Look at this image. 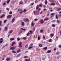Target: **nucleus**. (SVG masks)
I'll use <instances>...</instances> for the list:
<instances>
[{
	"instance_id": "864d4df0",
	"label": "nucleus",
	"mask_w": 61,
	"mask_h": 61,
	"mask_svg": "<svg viewBox=\"0 0 61 61\" xmlns=\"http://www.w3.org/2000/svg\"><path fill=\"white\" fill-rule=\"evenodd\" d=\"M17 40L18 41H19L20 40V39L19 38H17Z\"/></svg>"
},
{
	"instance_id": "c85d7f7f",
	"label": "nucleus",
	"mask_w": 61,
	"mask_h": 61,
	"mask_svg": "<svg viewBox=\"0 0 61 61\" xmlns=\"http://www.w3.org/2000/svg\"><path fill=\"white\" fill-rule=\"evenodd\" d=\"M34 33V32H33L32 30H31V34H33Z\"/></svg>"
},
{
	"instance_id": "c756f323",
	"label": "nucleus",
	"mask_w": 61,
	"mask_h": 61,
	"mask_svg": "<svg viewBox=\"0 0 61 61\" xmlns=\"http://www.w3.org/2000/svg\"><path fill=\"white\" fill-rule=\"evenodd\" d=\"M12 53H16V52L14 51H12Z\"/></svg>"
},
{
	"instance_id": "412c9836",
	"label": "nucleus",
	"mask_w": 61,
	"mask_h": 61,
	"mask_svg": "<svg viewBox=\"0 0 61 61\" xmlns=\"http://www.w3.org/2000/svg\"><path fill=\"white\" fill-rule=\"evenodd\" d=\"M35 25V24L34 23H31V26H32L33 27Z\"/></svg>"
},
{
	"instance_id": "052dcab7",
	"label": "nucleus",
	"mask_w": 61,
	"mask_h": 61,
	"mask_svg": "<svg viewBox=\"0 0 61 61\" xmlns=\"http://www.w3.org/2000/svg\"><path fill=\"white\" fill-rule=\"evenodd\" d=\"M50 11L51 12H53V11H54V10H53L52 9H51L50 10Z\"/></svg>"
},
{
	"instance_id": "5701e85b",
	"label": "nucleus",
	"mask_w": 61,
	"mask_h": 61,
	"mask_svg": "<svg viewBox=\"0 0 61 61\" xmlns=\"http://www.w3.org/2000/svg\"><path fill=\"white\" fill-rule=\"evenodd\" d=\"M5 30L6 31L7 30V27H6L5 28Z\"/></svg>"
},
{
	"instance_id": "ddd939ff",
	"label": "nucleus",
	"mask_w": 61,
	"mask_h": 61,
	"mask_svg": "<svg viewBox=\"0 0 61 61\" xmlns=\"http://www.w3.org/2000/svg\"><path fill=\"white\" fill-rule=\"evenodd\" d=\"M6 60L7 61H9V60H10V58H7L6 59Z\"/></svg>"
},
{
	"instance_id": "bf43d9fd",
	"label": "nucleus",
	"mask_w": 61,
	"mask_h": 61,
	"mask_svg": "<svg viewBox=\"0 0 61 61\" xmlns=\"http://www.w3.org/2000/svg\"><path fill=\"white\" fill-rule=\"evenodd\" d=\"M57 22L58 23H60V20H57Z\"/></svg>"
},
{
	"instance_id": "338daca9",
	"label": "nucleus",
	"mask_w": 61,
	"mask_h": 61,
	"mask_svg": "<svg viewBox=\"0 0 61 61\" xmlns=\"http://www.w3.org/2000/svg\"><path fill=\"white\" fill-rule=\"evenodd\" d=\"M35 28H33V30L34 31H35Z\"/></svg>"
},
{
	"instance_id": "8fccbe9b",
	"label": "nucleus",
	"mask_w": 61,
	"mask_h": 61,
	"mask_svg": "<svg viewBox=\"0 0 61 61\" xmlns=\"http://www.w3.org/2000/svg\"><path fill=\"white\" fill-rule=\"evenodd\" d=\"M61 56H58L57 57V58H60V57Z\"/></svg>"
},
{
	"instance_id": "a878e982",
	"label": "nucleus",
	"mask_w": 61,
	"mask_h": 61,
	"mask_svg": "<svg viewBox=\"0 0 61 61\" xmlns=\"http://www.w3.org/2000/svg\"><path fill=\"white\" fill-rule=\"evenodd\" d=\"M52 27H56V25H55V24H52Z\"/></svg>"
},
{
	"instance_id": "a211bd4d",
	"label": "nucleus",
	"mask_w": 61,
	"mask_h": 61,
	"mask_svg": "<svg viewBox=\"0 0 61 61\" xmlns=\"http://www.w3.org/2000/svg\"><path fill=\"white\" fill-rule=\"evenodd\" d=\"M23 11L24 12V13H26V11H27V10H26L25 9H24Z\"/></svg>"
},
{
	"instance_id": "423d86ee",
	"label": "nucleus",
	"mask_w": 61,
	"mask_h": 61,
	"mask_svg": "<svg viewBox=\"0 0 61 61\" xmlns=\"http://www.w3.org/2000/svg\"><path fill=\"white\" fill-rule=\"evenodd\" d=\"M10 50H14L15 49V47H11L10 48Z\"/></svg>"
},
{
	"instance_id": "7ed1b4c3",
	"label": "nucleus",
	"mask_w": 61,
	"mask_h": 61,
	"mask_svg": "<svg viewBox=\"0 0 61 61\" xmlns=\"http://www.w3.org/2000/svg\"><path fill=\"white\" fill-rule=\"evenodd\" d=\"M15 18H14L11 21V23H13L14 22H15Z\"/></svg>"
},
{
	"instance_id": "37998d69",
	"label": "nucleus",
	"mask_w": 61,
	"mask_h": 61,
	"mask_svg": "<svg viewBox=\"0 0 61 61\" xmlns=\"http://www.w3.org/2000/svg\"><path fill=\"white\" fill-rule=\"evenodd\" d=\"M47 49V47H45L43 48V49L46 50Z\"/></svg>"
},
{
	"instance_id": "aec40b11",
	"label": "nucleus",
	"mask_w": 61,
	"mask_h": 61,
	"mask_svg": "<svg viewBox=\"0 0 61 61\" xmlns=\"http://www.w3.org/2000/svg\"><path fill=\"white\" fill-rule=\"evenodd\" d=\"M20 11V14H22V13H23V11L22 10H21Z\"/></svg>"
},
{
	"instance_id": "5fc2aeb1",
	"label": "nucleus",
	"mask_w": 61,
	"mask_h": 61,
	"mask_svg": "<svg viewBox=\"0 0 61 61\" xmlns=\"http://www.w3.org/2000/svg\"><path fill=\"white\" fill-rule=\"evenodd\" d=\"M39 5L41 7H42V4H40Z\"/></svg>"
},
{
	"instance_id": "69168bd1",
	"label": "nucleus",
	"mask_w": 61,
	"mask_h": 61,
	"mask_svg": "<svg viewBox=\"0 0 61 61\" xmlns=\"http://www.w3.org/2000/svg\"><path fill=\"white\" fill-rule=\"evenodd\" d=\"M28 49H31V47H29L28 48Z\"/></svg>"
},
{
	"instance_id": "6e6d98bb",
	"label": "nucleus",
	"mask_w": 61,
	"mask_h": 61,
	"mask_svg": "<svg viewBox=\"0 0 61 61\" xmlns=\"http://www.w3.org/2000/svg\"><path fill=\"white\" fill-rule=\"evenodd\" d=\"M6 21H7V20H5L4 21V23H5V22H6Z\"/></svg>"
},
{
	"instance_id": "58836bf2",
	"label": "nucleus",
	"mask_w": 61,
	"mask_h": 61,
	"mask_svg": "<svg viewBox=\"0 0 61 61\" xmlns=\"http://www.w3.org/2000/svg\"><path fill=\"white\" fill-rule=\"evenodd\" d=\"M20 23H24V22H23V21L21 20L20 22Z\"/></svg>"
},
{
	"instance_id": "4468645a",
	"label": "nucleus",
	"mask_w": 61,
	"mask_h": 61,
	"mask_svg": "<svg viewBox=\"0 0 61 61\" xmlns=\"http://www.w3.org/2000/svg\"><path fill=\"white\" fill-rule=\"evenodd\" d=\"M40 7V6L39 5H37L36 6V9H37H37H38V8H39V7Z\"/></svg>"
},
{
	"instance_id": "3c124183",
	"label": "nucleus",
	"mask_w": 61,
	"mask_h": 61,
	"mask_svg": "<svg viewBox=\"0 0 61 61\" xmlns=\"http://www.w3.org/2000/svg\"><path fill=\"white\" fill-rule=\"evenodd\" d=\"M28 47V46L27 45H26L25 46V48H27Z\"/></svg>"
},
{
	"instance_id": "6ab92c4d",
	"label": "nucleus",
	"mask_w": 61,
	"mask_h": 61,
	"mask_svg": "<svg viewBox=\"0 0 61 61\" xmlns=\"http://www.w3.org/2000/svg\"><path fill=\"white\" fill-rule=\"evenodd\" d=\"M40 22L41 23H44V21H43V20H41L40 21Z\"/></svg>"
},
{
	"instance_id": "473e14b6",
	"label": "nucleus",
	"mask_w": 61,
	"mask_h": 61,
	"mask_svg": "<svg viewBox=\"0 0 61 61\" xmlns=\"http://www.w3.org/2000/svg\"><path fill=\"white\" fill-rule=\"evenodd\" d=\"M21 25L22 26H24L25 25V23H22L21 24Z\"/></svg>"
},
{
	"instance_id": "bb28decb",
	"label": "nucleus",
	"mask_w": 61,
	"mask_h": 61,
	"mask_svg": "<svg viewBox=\"0 0 61 61\" xmlns=\"http://www.w3.org/2000/svg\"><path fill=\"white\" fill-rule=\"evenodd\" d=\"M21 56V53H20L17 56V57H19Z\"/></svg>"
},
{
	"instance_id": "4be33fe9",
	"label": "nucleus",
	"mask_w": 61,
	"mask_h": 61,
	"mask_svg": "<svg viewBox=\"0 0 61 61\" xmlns=\"http://www.w3.org/2000/svg\"><path fill=\"white\" fill-rule=\"evenodd\" d=\"M24 58H25V59H26L28 58V56H25L24 57Z\"/></svg>"
},
{
	"instance_id": "b1692460",
	"label": "nucleus",
	"mask_w": 61,
	"mask_h": 61,
	"mask_svg": "<svg viewBox=\"0 0 61 61\" xmlns=\"http://www.w3.org/2000/svg\"><path fill=\"white\" fill-rule=\"evenodd\" d=\"M21 29L22 30H24V31H25V30H26V29H25L21 28Z\"/></svg>"
},
{
	"instance_id": "6e6552de",
	"label": "nucleus",
	"mask_w": 61,
	"mask_h": 61,
	"mask_svg": "<svg viewBox=\"0 0 61 61\" xmlns=\"http://www.w3.org/2000/svg\"><path fill=\"white\" fill-rule=\"evenodd\" d=\"M5 16V15L3 14L1 16V17H0V18H3V17H4Z\"/></svg>"
},
{
	"instance_id": "79ce46f5",
	"label": "nucleus",
	"mask_w": 61,
	"mask_h": 61,
	"mask_svg": "<svg viewBox=\"0 0 61 61\" xmlns=\"http://www.w3.org/2000/svg\"><path fill=\"white\" fill-rule=\"evenodd\" d=\"M23 39H24V40H25L26 39V37H24L23 38Z\"/></svg>"
},
{
	"instance_id": "20e7f679",
	"label": "nucleus",
	"mask_w": 61,
	"mask_h": 61,
	"mask_svg": "<svg viewBox=\"0 0 61 61\" xmlns=\"http://www.w3.org/2000/svg\"><path fill=\"white\" fill-rule=\"evenodd\" d=\"M61 10V8H57L56 9V11H60V10Z\"/></svg>"
},
{
	"instance_id": "680f3d73",
	"label": "nucleus",
	"mask_w": 61,
	"mask_h": 61,
	"mask_svg": "<svg viewBox=\"0 0 61 61\" xmlns=\"http://www.w3.org/2000/svg\"><path fill=\"white\" fill-rule=\"evenodd\" d=\"M42 60H45V58H43Z\"/></svg>"
},
{
	"instance_id": "4d7b16f0",
	"label": "nucleus",
	"mask_w": 61,
	"mask_h": 61,
	"mask_svg": "<svg viewBox=\"0 0 61 61\" xmlns=\"http://www.w3.org/2000/svg\"><path fill=\"white\" fill-rule=\"evenodd\" d=\"M3 40V38H0V41H1V40Z\"/></svg>"
},
{
	"instance_id": "0e129e2a",
	"label": "nucleus",
	"mask_w": 61,
	"mask_h": 61,
	"mask_svg": "<svg viewBox=\"0 0 61 61\" xmlns=\"http://www.w3.org/2000/svg\"><path fill=\"white\" fill-rule=\"evenodd\" d=\"M56 20H54L53 21H52V22H56Z\"/></svg>"
},
{
	"instance_id": "603ef678",
	"label": "nucleus",
	"mask_w": 61,
	"mask_h": 61,
	"mask_svg": "<svg viewBox=\"0 0 61 61\" xmlns=\"http://www.w3.org/2000/svg\"><path fill=\"white\" fill-rule=\"evenodd\" d=\"M49 42H51L52 41V40L51 39L50 40H49Z\"/></svg>"
},
{
	"instance_id": "393cba45",
	"label": "nucleus",
	"mask_w": 61,
	"mask_h": 61,
	"mask_svg": "<svg viewBox=\"0 0 61 61\" xmlns=\"http://www.w3.org/2000/svg\"><path fill=\"white\" fill-rule=\"evenodd\" d=\"M39 46L40 47H42V44H40L39 45Z\"/></svg>"
},
{
	"instance_id": "c03bdc74",
	"label": "nucleus",
	"mask_w": 61,
	"mask_h": 61,
	"mask_svg": "<svg viewBox=\"0 0 61 61\" xmlns=\"http://www.w3.org/2000/svg\"><path fill=\"white\" fill-rule=\"evenodd\" d=\"M51 15H55V13H51Z\"/></svg>"
},
{
	"instance_id": "a18cd8bd",
	"label": "nucleus",
	"mask_w": 61,
	"mask_h": 61,
	"mask_svg": "<svg viewBox=\"0 0 61 61\" xmlns=\"http://www.w3.org/2000/svg\"><path fill=\"white\" fill-rule=\"evenodd\" d=\"M46 38V37L45 36L43 35V39H45Z\"/></svg>"
},
{
	"instance_id": "f257e3e1",
	"label": "nucleus",
	"mask_w": 61,
	"mask_h": 61,
	"mask_svg": "<svg viewBox=\"0 0 61 61\" xmlns=\"http://www.w3.org/2000/svg\"><path fill=\"white\" fill-rule=\"evenodd\" d=\"M19 47L20 48H21L22 47V42H20V44L19 45Z\"/></svg>"
},
{
	"instance_id": "e2e57ef3",
	"label": "nucleus",
	"mask_w": 61,
	"mask_h": 61,
	"mask_svg": "<svg viewBox=\"0 0 61 61\" xmlns=\"http://www.w3.org/2000/svg\"><path fill=\"white\" fill-rule=\"evenodd\" d=\"M6 4L5 3H3V5H5V4Z\"/></svg>"
},
{
	"instance_id": "2eb2a0df",
	"label": "nucleus",
	"mask_w": 61,
	"mask_h": 61,
	"mask_svg": "<svg viewBox=\"0 0 61 61\" xmlns=\"http://www.w3.org/2000/svg\"><path fill=\"white\" fill-rule=\"evenodd\" d=\"M51 5H56V4L54 3H51Z\"/></svg>"
},
{
	"instance_id": "f03ea898",
	"label": "nucleus",
	"mask_w": 61,
	"mask_h": 61,
	"mask_svg": "<svg viewBox=\"0 0 61 61\" xmlns=\"http://www.w3.org/2000/svg\"><path fill=\"white\" fill-rule=\"evenodd\" d=\"M24 21L26 22H29L30 21L29 19H26L24 20Z\"/></svg>"
},
{
	"instance_id": "f704fd0d",
	"label": "nucleus",
	"mask_w": 61,
	"mask_h": 61,
	"mask_svg": "<svg viewBox=\"0 0 61 61\" xmlns=\"http://www.w3.org/2000/svg\"><path fill=\"white\" fill-rule=\"evenodd\" d=\"M45 4L46 5H47V0H46V2H45Z\"/></svg>"
},
{
	"instance_id": "13d9d810",
	"label": "nucleus",
	"mask_w": 61,
	"mask_h": 61,
	"mask_svg": "<svg viewBox=\"0 0 61 61\" xmlns=\"http://www.w3.org/2000/svg\"><path fill=\"white\" fill-rule=\"evenodd\" d=\"M21 9H18V11H21Z\"/></svg>"
},
{
	"instance_id": "f8f14e48",
	"label": "nucleus",
	"mask_w": 61,
	"mask_h": 61,
	"mask_svg": "<svg viewBox=\"0 0 61 61\" xmlns=\"http://www.w3.org/2000/svg\"><path fill=\"white\" fill-rule=\"evenodd\" d=\"M13 30H11L8 33L9 34H11L12 32H13Z\"/></svg>"
},
{
	"instance_id": "dca6fc26",
	"label": "nucleus",
	"mask_w": 61,
	"mask_h": 61,
	"mask_svg": "<svg viewBox=\"0 0 61 61\" xmlns=\"http://www.w3.org/2000/svg\"><path fill=\"white\" fill-rule=\"evenodd\" d=\"M48 20V18H46L44 19V21H46V20Z\"/></svg>"
},
{
	"instance_id": "ea45409f",
	"label": "nucleus",
	"mask_w": 61,
	"mask_h": 61,
	"mask_svg": "<svg viewBox=\"0 0 61 61\" xmlns=\"http://www.w3.org/2000/svg\"><path fill=\"white\" fill-rule=\"evenodd\" d=\"M38 20V19H34V20L35 21H37V20Z\"/></svg>"
},
{
	"instance_id": "774afa93",
	"label": "nucleus",
	"mask_w": 61,
	"mask_h": 61,
	"mask_svg": "<svg viewBox=\"0 0 61 61\" xmlns=\"http://www.w3.org/2000/svg\"><path fill=\"white\" fill-rule=\"evenodd\" d=\"M59 13H60V15H61V11H60L59 12Z\"/></svg>"
},
{
	"instance_id": "72a5a7b5",
	"label": "nucleus",
	"mask_w": 61,
	"mask_h": 61,
	"mask_svg": "<svg viewBox=\"0 0 61 61\" xmlns=\"http://www.w3.org/2000/svg\"><path fill=\"white\" fill-rule=\"evenodd\" d=\"M31 48L33 47V44H31Z\"/></svg>"
},
{
	"instance_id": "4c0bfd02",
	"label": "nucleus",
	"mask_w": 61,
	"mask_h": 61,
	"mask_svg": "<svg viewBox=\"0 0 61 61\" xmlns=\"http://www.w3.org/2000/svg\"><path fill=\"white\" fill-rule=\"evenodd\" d=\"M9 14L10 15H11L12 14V11H10L9 13Z\"/></svg>"
},
{
	"instance_id": "e433bc0d",
	"label": "nucleus",
	"mask_w": 61,
	"mask_h": 61,
	"mask_svg": "<svg viewBox=\"0 0 61 61\" xmlns=\"http://www.w3.org/2000/svg\"><path fill=\"white\" fill-rule=\"evenodd\" d=\"M43 32V30H40V33Z\"/></svg>"
},
{
	"instance_id": "c9c22d12",
	"label": "nucleus",
	"mask_w": 61,
	"mask_h": 61,
	"mask_svg": "<svg viewBox=\"0 0 61 61\" xmlns=\"http://www.w3.org/2000/svg\"><path fill=\"white\" fill-rule=\"evenodd\" d=\"M20 4H23V2L22 1H21L20 2H19Z\"/></svg>"
},
{
	"instance_id": "7c9ffc66",
	"label": "nucleus",
	"mask_w": 61,
	"mask_h": 61,
	"mask_svg": "<svg viewBox=\"0 0 61 61\" xmlns=\"http://www.w3.org/2000/svg\"><path fill=\"white\" fill-rule=\"evenodd\" d=\"M40 39V37H39V36H38V40H39Z\"/></svg>"
},
{
	"instance_id": "9b49d317",
	"label": "nucleus",
	"mask_w": 61,
	"mask_h": 61,
	"mask_svg": "<svg viewBox=\"0 0 61 61\" xmlns=\"http://www.w3.org/2000/svg\"><path fill=\"white\" fill-rule=\"evenodd\" d=\"M15 42H13L11 44V46H14V45L15 44Z\"/></svg>"
},
{
	"instance_id": "1a4fd4ad",
	"label": "nucleus",
	"mask_w": 61,
	"mask_h": 61,
	"mask_svg": "<svg viewBox=\"0 0 61 61\" xmlns=\"http://www.w3.org/2000/svg\"><path fill=\"white\" fill-rule=\"evenodd\" d=\"M25 61H30V58L29 59H26L25 60Z\"/></svg>"
},
{
	"instance_id": "49530a36",
	"label": "nucleus",
	"mask_w": 61,
	"mask_h": 61,
	"mask_svg": "<svg viewBox=\"0 0 61 61\" xmlns=\"http://www.w3.org/2000/svg\"><path fill=\"white\" fill-rule=\"evenodd\" d=\"M51 36H54V34H53L51 33Z\"/></svg>"
},
{
	"instance_id": "09e8293b",
	"label": "nucleus",
	"mask_w": 61,
	"mask_h": 61,
	"mask_svg": "<svg viewBox=\"0 0 61 61\" xmlns=\"http://www.w3.org/2000/svg\"><path fill=\"white\" fill-rule=\"evenodd\" d=\"M3 41H0V44H1V43H3Z\"/></svg>"
},
{
	"instance_id": "a19ab883",
	"label": "nucleus",
	"mask_w": 61,
	"mask_h": 61,
	"mask_svg": "<svg viewBox=\"0 0 61 61\" xmlns=\"http://www.w3.org/2000/svg\"><path fill=\"white\" fill-rule=\"evenodd\" d=\"M6 10H7L8 11H9V8H6Z\"/></svg>"
},
{
	"instance_id": "f3484780",
	"label": "nucleus",
	"mask_w": 61,
	"mask_h": 61,
	"mask_svg": "<svg viewBox=\"0 0 61 61\" xmlns=\"http://www.w3.org/2000/svg\"><path fill=\"white\" fill-rule=\"evenodd\" d=\"M51 52V50H48L47 51V53H50Z\"/></svg>"
},
{
	"instance_id": "39448f33",
	"label": "nucleus",
	"mask_w": 61,
	"mask_h": 61,
	"mask_svg": "<svg viewBox=\"0 0 61 61\" xmlns=\"http://www.w3.org/2000/svg\"><path fill=\"white\" fill-rule=\"evenodd\" d=\"M12 16L11 15H8L7 16L8 18H11V17Z\"/></svg>"
},
{
	"instance_id": "9d476101",
	"label": "nucleus",
	"mask_w": 61,
	"mask_h": 61,
	"mask_svg": "<svg viewBox=\"0 0 61 61\" xmlns=\"http://www.w3.org/2000/svg\"><path fill=\"white\" fill-rule=\"evenodd\" d=\"M10 41H13V40H14L15 39L14 38H12L10 39Z\"/></svg>"
},
{
	"instance_id": "de8ad7c7",
	"label": "nucleus",
	"mask_w": 61,
	"mask_h": 61,
	"mask_svg": "<svg viewBox=\"0 0 61 61\" xmlns=\"http://www.w3.org/2000/svg\"><path fill=\"white\" fill-rule=\"evenodd\" d=\"M56 18L57 19H58V17H57V15H56Z\"/></svg>"
},
{
	"instance_id": "2f4dec72",
	"label": "nucleus",
	"mask_w": 61,
	"mask_h": 61,
	"mask_svg": "<svg viewBox=\"0 0 61 61\" xmlns=\"http://www.w3.org/2000/svg\"><path fill=\"white\" fill-rule=\"evenodd\" d=\"M27 36H29L30 35V33L28 32L27 34Z\"/></svg>"
},
{
	"instance_id": "cd10ccee",
	"label": "nucleus",
	"mask_w": 61,
	"mask_h": 61,
	"mask_svg": "<svg viewBox=\"0 0 61 61\" xmlns=\"http://www.w3.org/2000/svg\"><path fill=\"white\" fill-rule=\"evenodd\" d=\"M10 0H8L7 2V4H9V2H10Z\"/></svg>"
},
{
	"instance_id": "0eeeda50",
	"label": "nucleus",
	"mask_w": 61,
	"mask_h": 61,
	"mask_svg": "<svg viewBox=\"0 0 61 61\" xmlns=\"http://www.w3.org/2000/svg\"><path fill=\"white\" fill-rule=\"evenodd\" d=\"M20 52H21V50L20 49H19L17 51V53H19Z\"/></svg>"
}]
</instances>
